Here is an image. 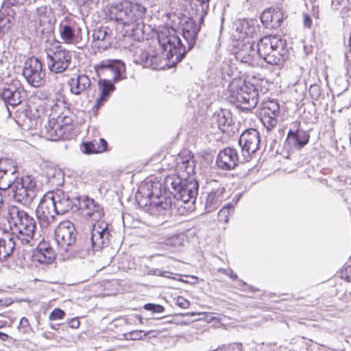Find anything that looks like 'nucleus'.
Wrapping results in <instances>:
<instances>
[{"instance_id": "nucleus-1", "label": "nucleus", "mask_w": 351, "mask_h": 351, "mask_svg": "<svg viewBox=\"0 0 351 351\" xmlns=\"http://www.w3.org/2000/svg\"><path fill=\"white\" fill-rule=\"evenodd\" d=\"M202 23L199 22L197 24L193 19L189 18L182 25V36L187 46L182 43L175 29L164 27L159 32L158 40L165 51L164 55L166 56L169 66H175L194 47Z\"/></svg>"}, {"instance_id": "nucleus-2", "label": "nucleus", "mask_w": 351, "mask_h": 351, "mask_svg": "<svg viewBox=\"0 0 351 351\" xmlns=\"http://www.w3.org/2000/svg\"><path fill=\"white\" fill-rule=\"evenodd\" d=\"M177 174L168 176L165 184L171 187L175 199L184 204H194L198 195L199 185L193 178L195 162L193 156L186 151L176 158Z\"/></svg>"}, {"instance_id": "nucleus-3", "label": "nucleus", "mask_w": 351, "mask_h": 351, "mask_svg": "<svg viewBox=\"0 0 351 351\" xmlns=\"http://www.w3.org/2000/svg\"><path fill=\"white\" fill-rule=\"evenodd\" d=\"M7 219L13 236L23 245H30L33 241L36 229V219L27 212L16 206H10Z\"/></svg>"}, {"instance_id": "nucleus-4", "label": "nucleus", "mask_w": 351, "mask_h": 351, "mask_svg": "<svg viewBox=\"0 0 351 351\" xmlns=\"http://www.w3.org/2000/svg\"><path fill=\"white\" fill-rule=\"evenodd\" d=\"M111 237L107 223H94L89 239L86 241L77 240L68 254L71 256L84 258L90 252L99 251L108 246Z\"/></svg>"}, {"instance_id": "nucleus-5", "label": "nucleus", "mask_w": 351, "mask_h": 351, "mask_svg": "<svg viewBox=\"0 0 351 351\" xmlns=\"http://www.w3.org/2000/svg\"><path fill=\"white\" fill-rule=\"evenodd\" d=\"M256 53L271 65L281 66L289 58L286 41L274 35L259 40L256 44Z\"/></svg>"}, {"instance_id": "nucleus-6", "label": "nucleus", "mask_w": 351, "mask_h": 351, "mask_svg": "<svg viewBox=\"0 0 351 351\" xmlns=\"http://www.w3.org/2000/svg\"><path fill=\"white\" fill-rule=\"evenodd\" d=\"M230 101L243 111L254 109L258 99V92L255 86L241 79L234 78L228 86Z\"/></svg>"}, {"instance_id": "nucleus-7", "label": "nucleus", "mask_w": 351, "mask_h": 351, "mask_svg": "<svg viewBox=\"0 0 351 351\" xmlns=\"http://www.w3.org/2000/svg\"><path fill=\"white\" fill-rule=\"evenodd\" d=\"M145 12L144 6L125 0L111 6L110 17L124 26H130L140 21Z\"/></svg>"}, {"instance_id": "nucleus-8", "label": "nucleus", "mask_w": 351, "mask_h": 351, "mask_svg": "<svg viewBox=\"0 0 351 351\" xmlns=\"http://www.w3.org/2000/svg\"><path fill=\"white\" fill-rule=\"evenodd\" d=\"M11 191L15 202L28 206L36 197L38 189L34 179L29 176H26L15 182Z\"/></svg>"}, {"instance_id": "nucleus-9", "label": "nucleus", "mask_w": 351, "mask_h": 351, "mask_svg": "<svg viewBox=\"0 0 351 351\" xmlns=\"http://www.w3.org/2000/svg\"><path fill=\"white\" fill-rule=\"evenodd\" d=\"M47 64L51 73H62L68 69L72 60L71 53L61 45L46 49Z\"/></svg>"}, {"instance_id": "nucleus-10", "label": "nucleus", "mask_w": 351, "mask_h": 351, "mask_svg": "<svg viewBox=\"0 0 351 351\" xmlns=\"http://www.w3.org/2000/svg\"><path fill=\"white\" fill-rule=\"evenodd\" d=\"M23 75L27 82L33 87L39 88L45 82V70L41 61L35 57L26 60L23 69Z\"/></svg>"}, {"instance_id": "nucleus-11", "label": "nucleus", "mask_w": 351, "mask_h": 351, "mask_svg": "<svg viewBox=\"0 0 351 351\" xmlns=\"http://www.w3.org/2000/svg\"><path fill=\"white\" fill-rule=\"evenodd\" d=\"M77 232L74 224L70 221H63L56 228L55 239L59 247L69 253L71 247L75 244Z\"/></svg>"}, {"instance_id": "nucleus-12", "label": "nucleus", "mask_w": 351, "mask_h": 351, "mask_svg": "<svg viewBox=\"0 0 351 351\" xmlns=\"http://www.w3.org/2000/svg\"><path fill=\"white\" fill-rule=\"evenodd\" d=\"M260 136L258 132L253 128L245 130L241 135L239 144L241 147V162L250 161L258 149Z\"/></svg>"}, {"instance_id": "nucleus-13", "label": "nucleus", "mask_w": 351, "mask_h": 351, "mask_svg": "<svg viewBox=\"0 0 351 351\" xmlns=\"http://www.w3.org/2000/svg\"><path fill=\"white\" fill-rule=\"evenodd\" d=\"M162 49V57L154 47H149L145 49H141L136 60V62L143 65L144 67L152 69H163L165 66L171 68L168 65V60L165 56V51Z\"/></svg>"}, {"instance_id": "nucleus-14", "label": "nucleus", "mask_w": 351, "mask_h": 351, "mask_svg": "<svg viewBox=\"0 0 351 351\" xmlns=\"http://www.w3.org/2000/svg\"><path fill=\"white\" fill-rule=\"evenodd\" d=\"M94 68L99 76L109 77L114 82H117L124 78L122 73L125 71V65L120 60H103L95 64Z\"/></svg>"}, {"instance_id": "nucleus-15", "label": "nucleus", "mask_w": 351, "mask_h": 351, "mask_svg": "<svg viewBox=\"0 0 351 351\" xmlns=\"http://www.w3.org/2000/svg\"><path fill=\"white\" fill-rule=\"evenodd\" d=\"M36 215L42 228H47L53 221L55 216L58 215L52 202H51V198L47 194L41 198L36 210Z\"/></svg>"}, {"instance_id": "nucleus-16", "label": "nucleus", "mask_w": 351, "mask_h": 351, "mask_svg": "<svg viewBox=\"0 0 351 351\" xmlns=\"http://www.w3.org/2000/svg\"><path fill=\"white\" fill-rule=\"evenodd\" d=\"M75 200L77 202L75 206L82 210L86 216L97 221L95 223H104V221H99L104 213L103 208L99 203L88 196H79L75 198Z\"/></svg>"}, {"instance_id": "nucleus-17", "label": "nucleus", "mask_w": 351, "mask_h": 351, "mask_svg": "<svg viewBox=\"0 0 351 351\" xmlns=\"http://www.w3.org/2000/svg\"><path fill=\"white\" fill-rule=\"evenodd\" d=\"M280 114V106L274 100H269L263 104L260 111V119L267 131L274 129L278 123V117Z\"/></svg>"}, {"instance_id": "nucleus-18", "label": "nucleus", "mask_w": 351, "mask_h": 351, "mask_svg": "<svg viewBox=\"0 0 351 351\" xmlns=\"http://www.w3.org/2000/svg\"><path fill=\"white\" fill-rule=\"evenodd\" d=\"M51 13V9L46 5L36 9L34 19L32 23L38 34H44L51 30L53 17Z\"/></svg>"}, {"instance_id": "nucleus-19", "label": "nucleus", "mask_w": 351, "mask_h": 351, "mask_svg": "<svg viewBox=\"0 0 351 351\" xmlns=\"http://www.w3.org/2000/svg\"><path fill=\"white\" fill-rule=\"evenodd\" d=\"M209 192L206 193L204 197H202V203L204 204V208L207 213L216 210L225 197V188L217 182Z\"/></svg>"}, {"instance_id": "nucleus-20", "label": "nucleus", "mask_w": 351, "mask_h": 351, "mask_svg": "<svg viewBox=\"0 0 351 351\" xmlns=\"http://www.w3.org/2000/svg\"><path fill=\"white\" fill-rule=\"evenodd\" d=\"M241 159L235 149L226 147L218 154L216 163L219 169L228 171L234 169Z\"/></svg>"}, {"instance_id": "nucleus-21", "label": "nucleus", "mask_w": 351, "mask_h": 351, "mask_svg": "<svg viewBox=\"0 0 351 351\" xmlns=\"http://www.w3.org/2000/svg\"><path fill=\"white\" fill-rule=\"evenodd\" d=\"M51 202H52L55 210L58 215H62L69 212L73 206L77 204L71 199L69 195L60 190H57L54 193H49Z\"/></svg>"}, {"instance_id": "nucleus-22", "label": "nucleus", "mask_w": 351, "mask_h": 351, "mask_svg": "<svg viewBox=\"0 0 351 351\" xmlns=\"http://www.w3.org/2000/svg\"><path fill=\"white\" fill-rule=\"evenodd\" d=\"M4 169L3 170V176L0 181V189L3 190L12 189V185L18 181V167L14 160L12 159L5 160Z\"/></svg>"}, {"instance_id": "nucleus-23", "label": "nucleus", "mask_w": 351, "mask_h": 351, "mask_svg": "<svg viewBox=\"0 0 351 351\" xmlns=\"http://www.w3.org/2000/svg\"><path fill=\"white\" fill-rule=\"evenodd\" d=\"M41 132L49 141H58L69 138V134L64 130V128H62L60 121L54 118L48 120Z\"/></svg>"}, {"instance_id": "nucleus-24", "label": "nucleus", "mask_w": 351, "mask_h": 351, "mask_svg": "<svg viewBox=\"0 0 351 351\" xmlns=\"http://www.w3.org/2000/svg\"><path fill=\"white\" fill-rule=\"evenodd\" d=\"M113 41L112 30L108 27H100L93 33V43L99 50H106L110 47Z\"/></svg>"}, {"instance_id": "nucleus-25", "label": "nucleus", "mask_w": 351, "mask_h": 351, "mask_svg": "<svg viewBox=\"0 0 351 351\" xmlns=\"http://www.w3.org/2000/svg\"><path fill=\"white\" fill-rule=\"evenodd\" d=\"M19 241L9 232L0 228V261H4L13 252Z\"/></svg>"}, {"instance_id": "nucleus-26", "label": "nucleus", "mask_w": 351, "mask_h": 351, "mask_svg": "<svg viewBox=\"0 0 351 351\" xmlns=\"http://www.w3.org/2000/svg\"><path fill=\"white\" fill-rule=\"evenodd\" d=\"M149 199L146 202L145 205H147V202H149V210L152 215H157L158 217L167 216L170 213V210L171 208V202L170 199H167L165 197H161L156 196V198L158 199V201L156 202L152 200V197H154V193H148L147 194Z\"/></svg>"}, {"instance_id": "nucleus-27", "label": "nucleus", "mask_w": 351, "mask_h": 351, "mask_svg": "<svg viewBox=\"0 0 351 351\" xmlns=\"http://www.w3.org/2000/svg\"><path fill=\"white\" fill-rule=\"evenodd\" d=\"M32 258L34 262L49 265L55 260L56 254L48 243L42 242L34 250Z\"/></svg>"}, {"instance_id": "nucleus-28", "label": "nucleus", "mask_w": 351, "mask_h": 351, "mask_svg": "<svg viewBox=\"0 0 351 351\" xmlns=\"http://www.w3.org/2000/svg\"><path fill=\"white\" fill-rule=\"evenodd\" d=\"M68 85L72 94L80 95L88 93L90 89L91 81L85 74H80L76 77H71L68 80Z\"/></svg>"}, {"instance_id": "nucleus-29", "label": "nucleus", "mask_w": 351, "mask_h": 351, "mask_svg": "<svg viewBox=\"0 0 351 351\" xmlns=\"http://www.w3.org/2000/svg\"><path fill=\"white\" fill-rule=\"evenodd\" d=\"M284 19V14L282 10L278 8H269L263 11L261 20L263 24L268 28H278Z\"/></svg>"}, {"instance_id": "nucleus-30", "label": "nucleus", "mask_w": 351, "mask_h": 351, "mask_svg": "<svg viewBox=\"0 0 351 351\" xmlns=\"http://www.w3.org/2000/svg\"><path fill=\"white\" fill-rule=\"evenodd\" d=\"M295 125L297 129L295 130H290L287 138L293 147L300 149L308 143L310 135L308 132L298 128L300 123H296Z\"/></svg>"}, {"instance_id": "nucleus-31", "label": "nucleus", "mask_w": 351, "mask_h": 351, "mask_svg": "<svg viewBox=\"0 0 351 351\" xmlns=\"http://www.w3.org/2000/svg\"><path fill=\"white\" fill-rule=\"evenodd\" d=\"M1 97L7 105L16 106L21 104V90L14 85L9 84L3 88Z\"/></svg>"}, {"instance_id": "nucleus-32", "label": "nucleus", "mask_w": 351, "mask_h": 351, "mask_svg": "<svg viewBox=\"0 0 351 351\" xmlns=\"http://www.w3.org/2000/svg\"><path fill=\"white\" fill-rule=\"evenodd\" d=\"M113 81L107 79H100L98 82L100 97L97 99V105H102L108 98L110 95L115 90Z\"/></svg>"}, {"instance_id": "nucleus-33", "label": "nucleus", "mask_w": 351, "mask_h": 351, "mask_svg": "<svg viewBox=\"0 0 351 351\" xmlns=\"http://www.w3.org/2000/svg\"><path fill=\"white\" fill-rule=\"evenodd\" d=\"M82 152L86 154L101 153L107 150L108 143L104 138L84 143Z\"/></svg>"}, {"instance_id": "nucleus-34", "label": "nucleus", "mask_w": 351, "mask_h": 351, "mask_svg": "<svg viewBox=\"0 0 351 351\" xmlns=\"http://www.w3.org/2000/svg\"><path fill=\"white\" fill-rule=\"evenodd\" d=\"M234 25L237 32L249 37L253 36L257 28L252 20L247 19H239L234 23Z\"/></svg>"}, {"instance_id": "nucleus-35", "label": "nucleus", "mask_w": 351, "mask_h": 351, "mask_svg": "<svg viewBox=\"0 0 351 351\" xmlns=\"http://www.w3.org/2000/svg\"><path fill=\"white\" fill-rule=\"evenodd\" d=\"M255 51L254 47L250 43L245 44L243 48L239 49L235 53V58L243 63L252 64L254 60Z\"/></svg>"}, {"instance_id": "nucleus-36", "label": "nucleus", "mask_w": 351, "mask_h": 351, "mask_svg": "<svg viewBox=\"0 0 351 351\" xmlns=\"http://www.w3.org/2000/svg\"><path fill=\"white\" fill-rule=\"evenodd\" d=\"M46 176L49 183L52 186H62L64 182V173L60 169L49 167L46 171Z\"/></svg>"}, {"instance_id": "nucleus-37", "label": "nucleus", "mask_w": 351, "mask_h": 351, "mask_svg": "<svg viewBox=\"0 0 351 351\" xmlns=\"http://www.w3.org/2000/svg\"><path fill=\"white\" fill-rule=\"evenodd\" d=\"M59 32L61 39L65 43H73L75 39V29L69 24L61 23L59 25Z\"/></svg>"}, {"instance_id": "nucleus-38", "label": "nucleus", "mask_w": 351, "mask_h": 351, "mask_svg": "<svg viewBox=\"0 0 351 351\" xmlns=\"http://www.w3.org/2000/svg\"><path fill=\"white\" fill-rule=\"evenodd\" d=\"M217 121L219 128L223 132H225L233 123L232 114L228 110H221L218 112Z\"/></svg>"}, {"instance_id": "nucleus-39", "label": "nucleus", "mask_w": 351, "mask_h": 351, "mask_svg": "<svg viewBox=\"0 0 351 351\" xmlns=\"http://www.w3.org/2000/svg\"><path fill=\"white\" fill-rule=\"evenodd\" d=\"M19 125L24 130H31L36 125V121L29 117L26 112H21L16 117V120Z\"/></svg>"}, {"instance_id": "nucleus-40", "label": "nucleus", "mask_w": 351, "mask_h": 351, "mask_svg": "<svg viewBox=\"0 0 351 351\" xmlns=\"http://www.w3.org/2000/svg\"><path fill=\"white\" fill-rule=\"evenodd\" d=\"M198 4L195 5L196 9L195 13L199 16V23H204V18L207 14L209 9L210 0H196Z\"/></svg>"}, {"instance_id": "nucleus-41", "label": "nucleus", "mask_w": 351, "mask_h": 351, "mask_svg": "<svg viewBox=\"0 0 351 351\" xmlns=\"http://www.w3.org/2000/svg\"><path fill=\"white\" fill-rule=\"evenodd\" d=\"M57 121H60V124L62 125V128H64V130L70 135V132L72 130L73 118L71 115L65 114L62 113L58 116Z\"/></svg>"}, {"instance_id": "nucleus-42", "label": "nucleus", "mask_w": 351, "mask_h": 351, "mask_svg": "<svg viewBox=\"0 0 351 351\" xmlns=\"http://www.w3.org/2000/svg\"><path fill=\"white\" fill-rule=\"evenodd\" d=\"M234 207L231 204H227L218 213V219L221 222L227 223L229 216L233 213Z\"/></svg>"}, {"instance_id": "nucleus-43", "label": "nucleus", "mask_w": 351, "mask_h": 351, "mask_svg": "<svg viewBox=\"0 0 351 351\" xmlns=\"http://www.w3.org/2000/svg\"><path fill=\"white\" fill-rule=\"evenodd\" d=\"M184 236L175 234L167 239V245L174 248L183 245Z\"/></svg>"}, {"instance_id": "nucleus-44", "label": "nucleus", "mask_w": 351, "mask_h": 351, "mask_svg": "<svg viewBox=\"0 0 351 351\" xmlns=\"http://www.w3.org/2000/svg\"><path fill=\"white\" fill-rule=\"evenodd\" d=\"M221 77L225 81H229L232 75V69L227 62H223L221 66Z\"/></svg>"}, {"instance_id": "nucleus-45", "label": "nucleus", "mask_w": 351, "mask_h": 351, "mask_svg": "<svg viewBox=\"0 0 351 351\" xmlns=\"http://www.w3.org/2000/svg\"><path fill=\"white\" fill-rule=\"evenodd\" d=\"M308 93H309L311 97L313 100L317 101L319 99V97L321 96L322 90H321L320 86L318 84H312L310 86L309 89H308Z\"/></svg>"}, {"instance_id": "nucleus-46", "label": "nucleus", "mask_w": 351, "mask_h": 351, "mask_svg": "<svg viewBox=\"0 0 351 351\" xmlns=\"http://www.w3.org/2000/svg\"><path fill=\"white\" fill-rule=\"evenodd\" d=\"M339 276L348 282L351 281V265H344L339 271Z\"/></svg>"}, {"instance_id": "nucleus-47", "label": "nucleus", "mask_w": 351, "mask_h": 351, "mask_svg": "<svg viewBox=\"0 0 351 351\" xmlns=\"http://www.w3.org/2000/svg\"><path fill=\"white\" fill-rule=\"evenodd\" d=\"M144 308L155 313H162L165 311V308L162 305L152 303H147L145 304Z\"/></svg>"}, {"instance_id": "nucleus-48", "label": "nucleus", "mask_w": 351, "mask_h": 351, "mask_svg": "<svg viewBox=\"0 0 351 351\" xmlns=\"http://www.w3.org/2000/svg\"><path fill=\"white\" fill-rule=\"evenodd\" d=\"M65 316V313L60 308L53 309L49 315V319L51 321L62 319Z\"/></svg>"}, {"instance_id": "nucleus-49", "label": "nucleus", "mask_w": 351, "mask_h": 351, "mask_svg": "<svg viewBox=\"0 0 351 351\" xmlns=\"http://www.w3.org/2000/svg\"><path fill=\"white\" fill-rule=\"evenodd\" d=\"M19 328L22 330L23 332H27L29 330L31 326L26 317H22L21 319Z\"/></svg>"}, {"instance_id": "nucleus-50", "label": "nucleus", "mask_w": 351, "mask_h": 351, "mask_svg": "<svg viewBox=\"0 0 351 351\" xmlns=\"http://www.w3.org/2000/svg\"><path fill=\"white\" fill-rule=\"evenodd\" d=\"M176 305L182 308H188L190 306V302L182 296H178L176 299Z\"/></svg>"}, {"instance_id": "nucleus-51", "label": "nucleus", "mask_w": 351, "mask_h": 351, "mask_svg": "<svg viewBox=\"0 0 351 351\" xmlns=\"http://www.w3.org/2000/svg\"><path fill=\"white\" fill-rule=\"evenodd\" d=\"M147 274L149 275H154L158 276H163V277H169L167 274H169L168 271H162L159 269H149L147 271Z\"/></svg>"}, {"instance_id": "nucleus-52", "label": "nucleus", "mask_w": 351, "mask_h": 351, "mask_svg": "<svg viewBox=\"0 0 351 351\" xmlns=\"http://www.w3.org/2000/svg\"><path fill=\"white\" fill-rule=\"evenodd\" d=\"M276 346L275 343H264L261 345L260 349L261 351H275L274 347Z\"/></svg>"}, {"instance_id": "nucleus-53", "label": "nucleus", "mask_w": 351, "mask_h": 351, "mask_svg": "<svg viewBox=\"0 0 351 351\" xmlns=\"http://www.w3.org/2000/svg\"><path fill=\"white\" fill-rule=\"evenodd\" d=\"M303 24L305 27L310 28L312 25V20L307 14H303Z\"/></svg>"}, {"instance_id": "nucleus-54", "label": "nucleus", "mask_w": 351, "mask_h": 351, "mask_svg": "<svg viewBox=\"0 0 351 351\" xmlns=\"http://www.w3.org/2000/svg\"><path fill=\"white\" fill-rule=\"evenodd\" d=\"M221 271L223 274L228 276L232 280H236L237 278V275L235 273H234V271L232 269L226 270L223 269Z\"/></svg>"}, {"instance_id": "nucleus-55", "label": "nucleus", "mask_w": 351, "mask_h": 351, "mask_svg": "<svg viewBox=\"0 0 351 351\" xmlns=\"http://www.w3.org/2000/svg\"><path fill=\"white\" fill-rule=\"evenodd\" d=\"M27 0H7L8 3L10 5H14L16 4H23L25 3Z\"/></svg>"}, {"instance_id": "nucleus-56", "label": "nucleus", "mask_w": 351, "mask_h": 351, "mask_svg": "<svg viewBox=\"0 0 351 351\" xmlns=\"http://www.w3.org/2000/svg\"><path fill=\"white\" fill-rule=\"evenodd\" d=\"M80 326V322L77 319H73L70 323V326L73 328H77Z\"/></svg>"}, {"instance_id": "nucleus-57", "label": "nucleus", "mask_w": 351, "mask_h": 351, "mask_svg": "<svg viewBox=\"0 0 351 351\" xmlns=\"http://www.w3.org/2000/svg\"><path fill=\"white\" fill-rule=\"evenodd\" d=\"M8 337H9V336L7 334L0 332V339L1 341H5L8 339Z\"/></svg>"}, {"instance_id": "nucleus-58", "label": "nucleus", "mask_w": 351, "mask_h": 351, "mask_svg": "<svg viewBox=\"0 0 351 351\" xmlns=\"http://www.w3.org/2000/svg\"><path fill=\"white\" fill-rule=\"evenodd\" d=\"M58 326H59V325H53V324H51V328L52 329H53V330H58Z\"/></svg>"}, {"instance_id": "nucleus-59", "label": "nucleus", "mask_w": 351, "mask_h": 351, "mask_svg": "<svg viewBox=\"0 0 351 351\" xmlns=\"http://www.w3.org/2000/svg\"><path fill=\"white\" fill-rule=\"evenodd\" d=\"M239 282H240V285H241V286H243H243H247V284H246L245 282H243V281H241H241H239Z\"/></svg>"}, {"instance_id": "nucleus-60", "label": "nucleus", "mask_w": 351, "mask_h": 351, "mask_svg": "<svg viewBox=\"0 0 351 351\" xmlns=\"http://www.w3.org/2000/svg\"><path fill=\"white\" fill-rule=\"evenodd\" d=\"M350 56H351V54H346V58H347V60H349V58H350Z\"/></svg>"}, {"instance_id": "nucleus-61", "label": "nucleus", "mask_w": 351, "mask_h": 351, "mask_svg": "<svg viewBox=\"0 0 351 351\" xmlns=\"http://www.w3.org/2000/svg\"><path fill=\"white\" fill-rule=\"evenodd\" d=\"M152 186V184H150V185L147 184V190H149V186Z\"/></svg>"}]
</instances>
